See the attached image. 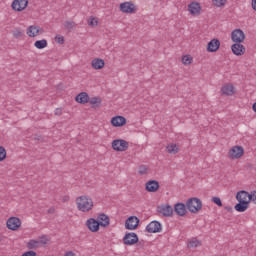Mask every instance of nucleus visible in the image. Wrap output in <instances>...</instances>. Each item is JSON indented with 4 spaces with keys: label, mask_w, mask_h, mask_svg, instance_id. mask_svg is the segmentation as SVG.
<instances>
[{
    "label": "nucleus",
    "mask_w": 256,
    "mask_h": 256,
    "mask_svg": "<svg viewBox=\"0 0 256 256\" xmlns=\"http://www.w3.org/2000/svg\"><path fill=\"white\" fill-rule=\"evenodd\" d=\"M76 205L78 211H82V213H89L93 209V199L89 196H80L76 198Z\"/></svg>",
    "instance_id": "1"
},
{
    "label": "nucleus",
    "mask_w": 256,
    "mask_h": 256,
    "mask_svg": "<svg viewBox=\"0 0 256 256\" xmlns=\"http://www.w3.org/2000/svg\"><path fill=\"white\" fill-rule=\"evenodd\" d=\"M186 208L190 213H199V211L203 209V202H201V199L197 197L189 198L186 201Z\"/></svg>",
    "instance_id": "2"
},
{
    "label": "nucleus",
    "mask_w": 256,
    "mask_h": 256,
    "mask_svg": "<svg viewBox=\"0 0 256 256\" xmlns=\"http://www.w3.org/2000/svg\"><path fill=\"white\" fill-rule=\"evenodd\" d=\"M124 245L131 246L139 243V236L134 232H127L123 237Z\"/></svg>",
    "instance_id": "3"
},
{
    "label": "nucleus",
    "mask_w": 256,
    "mask_h": 256,
    "mask_svg": "<svg viewBox=\"0 0 256 256\" xmlns=\"http://www.w3.org/2000/svg\"><path fill=\"white\" fill-rule=\"evenodd\" d=\"M112 149H114V151H127V149H129V142L123 139L113 140Z\"/></svg>",
    "instance_id": "4"
},
{
    "label": "nucleus",
    "mask_w": 256,
    "mask_h": 256,
    "mask_svg": "<svg viewBox=\"0 0 256 256\" xmlns=\"http://www.w3.org/2000/svg\"><path fill=\"white\" fill-rule=\"evenodd\" d=\"M140 220L137 216H130L125 221V229L128 231H135L139 227Z\"/></svg>",
    "instance_id": "5"
},
{
    "label": "nucleus",
    "mask_w": 256,
    "mask_h": 256,
    "mask_svg": "<svg viewBox=\"0 0 256 256\" xmlns=\"http://www.w3.org/2000/svg\"><path fill=\"white\" fill-rule=\"evenodd\" d=\"M245 149L242 146H233L228 152V157L230 159H241V156L244 155Z\"/></svg>",
    "instance_id": "6"
},
{
    "label": "nucleus",
    "mask_w": 256,
    "mask_h": 256,
    "mask_svg": "<svg viewBox=\"0 0 256 256\" xmlns=\"http://www.w3.org/2000/svg\"><path fill=\"white\" fill-rule=\"evenodd\" d=\"M29 5V0H14L11 4L13 11H25Z\"/></svg>",
    "instance_id": "7"
},
{
    "label": "nucleus",
    "mask_w": 256,
    "mask_h": 256,
    "mask_svg": "<svg viewBox=\"0 0 256 256\" xmlns=\"http://www.w3.org/2000/svg\"><path fill=\"white\" fill-rule=\"evenodd\" d=\"M231 39L233 43L241 44L245 41V32L241 29H235L231 33Z\"/></svg>",
    "instance_id": "8"
},
{
    "label": "nucleus",
    "mask_w": 256,
    "mask_h": 256,
    "mask_svg": "<svg viewBox=\"0 0 256 256\" xmlns=\"http://www.w3.org/2000/svg\"><path fill=\"white\" fill-rule=\"evenodd\" d=\"M158 213H161L163 217H173V207L169 204H162L157 207Z\"/></svg>",
    "instance_id": "9"
},
{
    "label": "nucleus",
    "mask_w": 256,
    "mask_h": 256,
    "mask_svg": "<svg viewBox=\"0 0 256 256\" xmlns=\"http://www.w3.org/2000/svg\"><path fill=\"white\" fill-rule=\"evenodd\" d=\"M7 228L11 231H17L21 227V219L17 217H10L6 222Z\"/></svg>",
    "instance_id": "10"
},
{
    "label": "nucleus",
    "mask_w": 256,
    "mask_h": 256,
    "mask_svg": "<svg viewBox=\"0 0 256 256\" xmlns=\"http://www.w3.org/2000/svg\"><path fill=\"white\" fill-rule=\"evenodd\" d=\"M161 230H162L161 223L157 220L150 222L146 226L147 233H161Z\"/></svg>",
    "instance_id": "11"
},
{
    "label": "nucleus",
    "mask_w": 256,
    "mask_h": 256,
    "mask_svg": "<svg viewBox=\"0 0 256 256\" xmlns=\"http://www.w3.org/2000/svg\"><path fill=\"white\" fill-rule=\"evenodd\" d=\"M120 11L122 13H136L137 8H135V4L133 2H123L120 4Z\"/></svg>",
    "instance_id": "12"
},
{
    "label": "nucleus",
    "mask_w": 256,
    "mask_h": 256,
    "mask_svg": "<svg viewBox=\"0 0 256 256\" xmlns=\"http://www.w3.org/2000/svg\"><path fill=\"white\" fill-rule=\"evenodd\" d=\"M221 47V41L219 39L214 38L207 44V51L208 53H217L219 48Z\"/></svg>",
    "instance_id": "13"
},
{
    "label": "nucleus",
    "mask_w": 256,
    "mask_h": 256,
    "mask_svg": "<svg viewBox=\"0 0 256 256\" xmlns=\"http://www.w3.org/2000/svg\"><path fill=\"white\" fill-rule=\"evenodd\" d=\"M174 213L179 217H185L187 215V204L178 202L174 205Z\"/></svg>",
    "instance_id": "14"
},
{
    "label": "nucleus",
    "mask_w": 256,
    "mask_h": 256,
    "mask_svg": "<svg viewBox=\"0 0 256 256\" xmlns=\"http://www.w3.org/2000/svg\"><path fill=\"white\" fill-rule=\"evenodd\" d=\"M45 31L39 26H29L27 29V35L29 37H37V35H43Z\"/></svg>",
    "instance_id": "15"
},
{
    "label": "nucleus",
    "mask_w": 256,
    "mask_h": 256,
    "mask_svg": "<svg viewBox=\"0 0 256 256\" xmlns=\"http://www.w3.org/2000/svg\"><path fill=\"white\" fill-rule=\"evenodd\" d=\"M231 51L237 57H241V55H245V46L243 44L234 43L231 46Z\"/></svg>",
    "instance_id": "16"
},
{
    "label": "nucleus",
    "mask_w": 256,
    "mask_h": 256,
    "mask_svg": "<svg viewBox=\"0 0 256 256\" xmlns=\"http://www.w3.org/2000/svg\"><path fill=\"white\" fill-rule=\"evenodd\" d=\"M96 221L100 227H109V224L111 223V219L105 213L99 214Z\"/></svg>",
    "instance_id": "17"
},
{
    "label": "nucleus",
    "mask_w": 256,
    "mask_h": 256,
    "mask_svg": "<svg viewBox=\"0 0 256 256\" xmlns=\"http://www.w3.org/2000/svg\"><path fill=\"white\" fill-rule=\"evenodd\" d=\"M86 226L88 227L89 231H92V233H97L99 231V228L101 225L97 222L95 218H90L86 222Z\"/></svg>",
    "instance_id": "18"
},
{
    "label": "nucleus",
    "mask_w": 256,
    "mask_h": 256,
    "mask_svg": "<svg viewBox=\"0 0 256 256\" xmlns=\"http://www.w3.org/2000/svg\"><path fill=\"white\" fill-rule=\"evenodd\" d=\"M146 191H148V193H157V191H159V181L149 180L146 183Z\"/></svg>",
    "instance_id": "19"
},
{
    "label": "nucleus",
    "mask_w": 256,
    "mask_h": 256,
    "mask_svg": "<svg viewBox=\"0 0 256 256\" xmlns=\"http://www.w3.org/2000/svg\"><path fill=\"white\" fill-rule=\"evenodd\" d=\"M111 125L113 127H123V125H127V119L123 116L112 117Z\"/></svg>",
    "instance_id": "20"
},
{
    "label": "nucleus",
    "mask_w": 256,
    "mask_h": 256,
    "mask_svg": "<svg viewBox=\"0 0 256 256\" xmlns=\"http://www.w3.org/2000/svg\"><path fill=\"white\" fill-rule=\"evenodd\" d=\"M235 211L238 213H245L249 209V201L238 200V203L234 206Z\"/></svg>",
    "instance_id": "21"
},
{
    "label": "nucleus",
    "mask_w": 256,
    "mask_h": 256,
    "mask_svg": "<svg viewBox=\"0 0 256 256\" xmlns=\"http://www.w3.org/2000/svg\"><path fill=\"white\" fill-rule=\"evenodd\" d=\"M188 10L191 15H200L201 14V4L198 2H192L188 5Z\"/></svg>",
    "instance_id": "22"
},
{
    "label": "nucleus",
    "mask_w": 256,
    "mask_h": 256,
    "mask_svg": "<svg viewBox=\"0 0 256 256\" xmlns=\"http://www.w3.org/2000/svg\"><path fill=\"white\" fill-rule=\"evenodd\" d=\"M75 101L80 103V105H85V103H89V94H87V92H80L75 97Z\"/></svg>",
    "instance_id": "23"
},
{
    "label": "nucleus",
    "mask_w": 256,
    "mask_h": 256,
    "mask_svg": "<svg viewBox=\"0 0 256 256\" xmlns=\"http://www.w3.org/2000/svg\"><path fill=\"white\" fill-rule=\"evenodd\" d=\"M91 66L96 70L103 69L105 67V60L101 58H95L92 60Z\"/></svg>",
    "instance_id": "24"
},
{
    "label": "nucleus",
    "mask_w": 256,
    "mask_h": 256,
    "mask_svg": "<svg viewBox=\"0 0 256 256\" xmlns=\"http://www.w3.org/2000/svg\"><path fill=\"white\" fill-rule=\"evenodd\" d=\"M222 95L231 96L235 94V87L233 84H227L221 88Z\"/></svg>",
    "instance_id": "25"
},
{
    "label": "nucleus",
    "mask_w": 256,
    "mask_h": 256,
    "mask_svg": "<svg viewBox=\"0 0 256 256\" xmlns=\"http://www.w3.org/2000/svg\"><path fill=\"white\" fill-rule=\"evenodd\" d=\"M250 194L249 192L245 191V190H241L239 192H237L236 194V200L237 201H249L247 199H249Z\"/></svg>",
    "instance_id": "26"
},
{
    "label": "nucleus",
    "mask_w": 256,
    "mask_h": 256,
    "mask_svg": "<svg viewBox=\"0 0 256 256\" xmlns=\"http://www.w3.org/2000/svg\"><path fill=\"white\" fill-rule=\"evenodd\" d=\"M90 105H92V109H97L99 107H101V103H102V100H101V97H93V98H89V102Z\"/></svg>",
    "instance_id": "27"
},
{
    "label": "nucleus",
    "mask_w": 256,
    "mask_h": 256,
    "mask_svg": "<svg viewBox=\"0 0 256 256\" xmlns=\"http://www.w3.org/2000/svg\"><path fill=\"white\" fill-rule=\"evenodd\" d=\"M199 246H201V241H199L197 238H191L188 240V249H195Z\"/></svg>",
    "instance_id": "28"
},
{
    "label": "nucleus",
    "mask_w": 256,
    "mask_h": 256,
    "mask_svg": "<svg viewBox=\"0 0 256 256\" xmlns=\"http://www.w3.org/2000/svg\"><path fill=\"white\" fill-rule=\"evenodd\" d=\"M39 245H41V242L39 240H29L27 243V249L32 251V249H39Z\"/></svg>",
    "instance_id": "29"
},
{
    "label": "nucleus",
    "mask_w": 256,
    "mask_h": 256,
    "mask_svg": "<svg viewBox=\"0 0 256 256\" xmlns=\"http://www.w3.org/2000/svg\"><path fill=\"white\" fill-rule=\"evenodd\" d=\"M48 43L46 39H42V40H37L34 43V47H36V49H45V47H47Z\"/></svg>",
    "instance_id": "30"
},
{
    "label": "nucleus",
    "mask_w": 256,
    "mask_h": 256,
    "mask_svg": "<svg viewBox=\"0 0 256 256\" xmlns=\"http://www.w3.org/2000/svg\"><path fill=\"white\" fill-rule=\"evenodd\" d=\"M168 153H172L173 155H176V153H179V148L177 147V144H169L166 147Z\"/></svg>",
    "instance_id": "31"
},
{
    "label": "nucleus",
    "mask_w": 256,
    "mask_h": 256,
    "mask_svg": "<svg viewBox=\"0 0 256 256\" xmlns=\"http://www.w3.org/2000/svg\"><path fill=\"white\" fill-rule=\"evenodd\" d=\"M75 25H77V24L73 21H66L64 23L65 29H67V31H69V32L73 31V28L75 27Z\"/></svg>",
    "instance_id": "32"
},
{
    "label": "nucleus",
    "mask_w": 256,
    "mask_h": 256,
    "mask_svg": "<svg viewBox=\"0 0 256 256\" xmlns=\"http://www.w3.org/2000/svg\"><path fill=\"white\" fill-rule=\"evenodd\" d=\"M7 159V150H5V147L0 146V161H5Z\"/></svg>",
    "instance_id": "33"
},
{
    "label": "nucleus",
    "mask_w": 256,
    "mask_h": 256,
    "mask_svg": "<svg viewBox=\"0 0 256 256\" xmlns=\"http://www.w3.org/2000/svg\"><path fill=\"white\" fill-rule=\"evenodd\" d=\"M191 61H193V58L189 55H185L182 57V63L184 65H191Z\"/></svg>",
    "instance_id": "34"
},
{
    "label": "nucleus",
    "mask_w": 256,
    "mask_h": 256,
    "mask_svg": "<svg viewBox=\"0 0 256 256\" xmlns=\"http://www.w3.org/2000/svg\"><path fill=\"white\" fill-rule=\"evenodd\" d=\"M212 203H215L218 207H223V202L221 201V198L215 196L211 199Z\"/></svg>",
    "instance_id": "35"
},
{
    "label": "nucleus",
    "mask_w": 256,
    "mask_h": 256,
    "mask_svg": "<svg viewBox=\"0 0 256 256\" xmlns=\"http://www.w3.org/2000/svg\"><path fill=\"white\" fill-rule=\"evenodd\" d=\"M148 168L145 165L139 166L138 173L139 175H147Z\"/></svg>",
    "instance_id": "36"
},
{
    "label": "nucleus",
    "mask_w": 256,
    "mask_h": 256,
    "mask_svg": "<svg viewBox=\"0 0 256 256\" xmlns=\"http://www.w3.org/2000/svg\"><path fill=\"white\" fill-rule=\"evenodd\" d=\"M88 25H89L90 27H97L98 21L95 20V18H93V16H91V17L89 18V20H88Z\"/></svg>",
    "instance_id": "37"
},
{
    "label": "nucleus",
    "mask_w": 256,
    "mask_h": 256,
    "mask_svg": "<svg viewBox=\"0 0 256 256\" xmlns=\"http://www.w3.org/2000/svg\"><path fill=\"white\" fill-rule=\"evenodd\" d=\"M248 201H249V203H251V201H252L256 205V191L255 190L250 193Z\"/></svg>",
    "instance_id": "38"
},
{
    "label": "nucleus",
    "mask_w": 256,
    "mask_h": 256,
    "mask_svg": "<svg viewBox=\"0 0 256 256\" xmlns=\"http://www.w3.org/2000/svg\"><path fill=\"white\" fill-rule=\"evenodd\" d=\"M227 0H213L214 5H216V7H223V5H225Z\"/></svg>",
    "instance_id": "39"
},
{
    "label": "nucleus",
    "mask_w": 256,
    "mask_h": 256,
    "mask_svg": "<svg viewBox=\"0 0 256 256\" xmlns=\"http://www.w3.org/2000/svg\"><path fill=\"white\" fill-rule=\"evenodd\" d=\"M55 41L56 43H58L59 45H63L65 43V38L63 36H56L55 37Z\"/></svg>",
    "instance_id": "40"
},
{
    "label": "nucleus",
    "mask_w": 256,
    "mask_h": 256,
    "mask_svg": "<svg viewBox=\"0 0 256 256\" xmlns=\"http://www.w3.org/2000/svg\"><path fill=\"white\" fill-rule=\"evenodd\" d=\"M22 256H37V252L33 250L26 251L22 254Z\"/></svg>",
    "instance_id": "41"
},
{
    "label": "nucleus",
    "mask_w": 256,
    "mask_h": 256,
    "mask_svg": "<svg viewBox=\"0 0 256 256\" xmlns=\"http://www.w3.org/2000/svg\"><path fill=\"white\" fill-rule=\"evenodd\" d=\"M42 245H47V243L49 242V239H47V236L43 235L40 237V241H39Z\"/></svg>",
    "instance_id": "42"
},
{
    "label": "nucleus",
    "mask_w": 256,
    "mask_h": 256,
    "mask_svg": "<svg viewBox=\"0 0 256 256\" xmlns=\"http://www.w3.org/2000/svg\"><path fill=\"white\" fill-rule=\"evenodd\" d=\"M14 37H15L16 39H19V37H23V32H21V30H16V31L14 32Z\"/></svg>",
    "instance_id": "43"
},
{
    "label": "nucleus",
    "mask_w": 256,
    "mask_h": 256,
    "mask_svg": "<svg viewBox=\"0 0 256 256\" xmlns=\"http://www.w3.org/2000/svg\"><path fill=\"white\" fill-rule=\"evenodd\" d=\"M62 113H63V110H61V108H56L55 115L60 116V115H62Z\"/></svg>",
    "instance_id": "44"
},
{
    "label": "nucleus",
    "mask_w": 256,
    "mask_h": 256,
    "mask_svg": "<svg viewBox=\"0 0 256 256\" xmlns=\"http://www.w3.org/2000/svg\"><path fill=\"white\" fill-rule=\"evenodd\" d=\"M224 209L228 211V213H233V207L231 206H225Z\"/></svg>",
    "instance_id": "45"
},
{
    "label": "nucleus",
    "mask_w": 256,
    "mask_h": 256,
    "mask_svg": "<svg viewBox=\"0 0 256 256\" xmlns=\"http://www.w3.org/2000/svg\"><path fill=\"white\" fill-rule=\"evenodd\" d=\"M48 213H50L51 215H53V213H55V208L51 207L48 209Z\"/></svg>",
    "instance_id": "46"
},
{
    "label": "nucleus",
    "mask_w": 256,
    "mask_h": 256,
    "mask_svg": "<svg viewBox=\"0 0 256 256\" xmlns=\"http://www.w3.org/2000/svg\"><path fill=\"white\" fill-rule=\"evenodd\" d=\"M65 256H75V253H73V251H68Z\"/></svg>",
    "instance_id": "47"
},
{
    "label": "nucleus",
    "mask_w": 256,
    "mask_h": 256,
    "mask_svg": "<svg viewBox=\"0 0 256 256\" xmlns=\"http://www.w3.org/2000/svg\"><path fill=\"white\" fill-rule=\"evenodd\" d=\"M252 9L256 11V0H252Z\"/></svg>",
    "instance_id": "48"
},
{
    "label": "nucleus",
    "mask_w": 256,
    "mask_h": 256,
    "mask_svg": "<svg viewBox=\"0 0 256 256\" xmlns=\"http://www.w3.org/2000/svg\"><path fill=\"white\" fill-rule=\"evenodd\" d=\"M67 201H69V196H64L63 197V203H67Z\"/></svg>",
    "instance_id": "49"
},
{
    "label": "nucleus",
    "mask_w": 256,
    "mask_h": 256,
    "mask_svg": "<svg viewBox=\"0 0 256 256\" xmlns=\"http://www.w3.org/2000/svg\"><path fill=\"white\" fill-rule=\"evenodd\" d=\"M252 109H253L254 113H256V102L252 105Z\"/></svg>",
    "instance_id": "50"
},
{
    "label": "nucleus",
    "mask_w": 256,
    "mask_h": 256,
    "mask_svg": "<svg viewBox=\"0 0 256 256\" xmlns=\"http://www.w3.org/2000/svg\"><path fill=\"white\" fill-rule=\"evenodd\" d=\"M138 247H143V245H141V242H139Z\"/></svg>",
    "instance_id": "51"
}]
</instances>
